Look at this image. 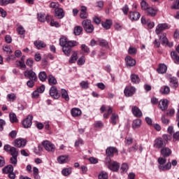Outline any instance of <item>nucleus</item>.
<instances>
[{"mask_svg": "<svg viewBox=\"0 0 179 179\" xmlns=\"http://www.w3.org/2000/svg\"><path fill=\"white\" fill-rule=\"evenodd\" d=\"M106 158L105 160L106 166H107L109 170L113 171V161L111 158L113 157V147H108L106 150Z\"/></svg>", "mask_w": 179, "mask_h": 179, "instance_id": "obj_1", "label": "nucleus"}, {"mask_svg": "<svg viewBox=\"0 0 179 179\" xmlns=\"http://www.w3.org/2000/svg\"><path fill=\"white\" fill-rule=\"evenodd\" d=\"M68 38L63 37L59 39V45L62 47V51L66 57H69L71 55V50L68 47H66L68 44Z\"/></svg>", "mask_w": 179, "mask_h": 179, "instance_id": "obj_2", "label": "nucleus"}, {"mask_svg": "<svg viewBox=\"0 0 179 179\" xmlns=\"http://www.w3.org/2000/svg\"><path fill=\"white\" fill-rule=\"evenodd\" d=\"M82 24L86 33H93L94 31V26L92 24L90 20H84L82 22Z\"/></svg>", "mask_w": 179, "mask_h": 179, "instance_id": "obj_3", "label": "nucleus"}, {"mask_svg": "<svg viewBox=\"0 0 179 179\" xmlns=\"http://www.w3.org/2000/svg\"><path fill=\"white\" fill-rule=\"evenodd\" d=\"M42 145L47 152H51L54 153L55 152V145L51 143L50 141H44L42 142Z\"/></svg>", "mask_w": 179, "mask_h": 179, "instance_id": "obj_4", "label": "nucleus"}, {"mask_svg": "<svg viewBox=\"0 0 179 179\" xmlns=\"http://www.w3.org/2000/svg\"><path fill=\"white\" fill-rule=\"evenodd\" d=\"M49 94L52 99H55V100H58L59 97H61V94L58 92V88L55 86H52L49 90Z\"/></svg>", "mask_w": 179, "mask_h": 179, "instance_id": "obj_5", "label": "nucleus"}, {"mask_svg": "<svg viewBox=\"0 0 179 179\" xmlns=\"http://www.w3.org/2000/svg\"><path fill=\"white\" fill-rule=\"evenodd\" d=\"M154 148L156 149H162L166 148V141H163L162 138H157L154 141Z\"/></svg>", "mask_w": 179, "mask_h": 179, "instance_id": "obj_6", "label": "nucleus"}, {"mask_svg": "<svg viewBox=\"0 0 179 179\" xmlns=\"http://www.w3.org/2000/svg\"><path fill=\"white\" fill-rule=\"evenodd\" d=\"M25 78L30 80H37V75L33 70H26L24 72Z\"/></svg>", "mask_w": 179, "mask_h": 179, "instance_id": "obj_7", "label": "nucleus"}, {"mask_svg": "<svg viewBox=\"0 0 179 179\" xmlns=\"http://www.w3.org/2000/svg\"><path fill=\"white\" fill-rule=\"evenodd\" d=\"M170 28V26L167 23H162L159 24L156 27L155 33L156 34L159 35L162 33V31H164V30H167Z\"/></svg>", "mask_w": 179, "mask_h": 179, "instance_id": "obj_8", "label": "nucleus"}, {"mask_svg": "<svg viewBox=\"0 0 179 179\" xmlns=\"http://www.w3.org/2000/svg\"><path fill=\"white\" fill-rule=\"evenodd\" d=\"M32 121H33V115H29L26 117V119H24L22 121V125L24 128H30V127H31Z\"/></svg>", "mask_w": 179, "mask_h": 179, "instance_id": "obj_9", "label": "nucleus"}, {"mask_svg": "<svg viewBox=\"0 0 179 179\" xmlns=\"http://www.w3.org/2000/svg\"><path fill=\"white\" fill-rule=\"evenodd\" d=\"M57 162L59 164H65L66 163H69V162L71 161V159H69V155H59L57 159Z\"/></svg>", "mask_w": 179, "mask_h": 179, "instance_id": "obj_10", "label": "nucleus"}, {"mask_svg": "<svg viewBox=\"0 0 179 179\" xmlns=\"http://www.w3.org/2000/svg\"><path fill=\"white\" fill-rule=\"evenodd\" d=\"M136 89L134 87H126L124 89V94L127 97H131V96L135 94Z\"/></svg>", "mask_w": 179, "mask_h": 179, "instance_id": "obj_11", "label": "nucleus"}, {"mask_svg": "<svg viewBox=\"0 0 179 179\" xmlns=\"http://www.w3.org/2000/svg\"><path fill=\"white\" fill-rule=\"evenodd\" d=\"M26 140L22 138H18L14 141V145L15 148H24L26 146Z\"/></svg>", "mask_w": 179, "mask_h": 179, "instance_id": "obj_12", "label": "nucleus"}, {"mask_svg": "<svg viewBox=\"0 0 179 179\" xmlns=\"http://www.w3.org/2000/svg\"><path fill=\"white\" fill-rule=\"evenodd\" d=\"M55 17L57 19H64L65 16V12H64V9L61 8H56L55 10Z\"/></svg>", "mask_w": 179, "mask_h": 179, "instance_id": "obj_13", "label": "nucleus"}, {"mask_svg": "<svg viewBox=\"0 0 179 179\" xmlns=\"http://www.w3.org/2000/svg\"><path fill=\"white\" fill-rule=\"evenodd\" d=\"M159 107L162 111H166L169 108V101L167 99H162L159 103Z\"/></svg>", "mask_w": 179, "mask_h": 179, "instance_id": "obj_14", "label": "nucleus"}, {"mask_svg": "<svg viewBox=\"0 0 179 179\" xmlns=\"http://www.w3.org/2000/svg\"><path fill=\"white\" fill-rule=\"evenodd\" d=\"M131 112L134 116L137 118H141V117H142V111L139 108H138V106H132Z\"/></svg>", "mask_w": 179, "mask_h": 179, "instance_id": "obj_15", "label": "nucleus"}, {"mask_svg": "<svg viewBox=\"0 0 179 179\" xmlns=\"http://www.w3.org/2000/svg\"><path fill=\"white\" fill-rule=\"evenodd\" d=\"M160 153H161L162 156H163V157H169L171 155L172 151L170 148H169L167 147H164L161 150Z\"/></svg>", "mask_w": 179, "mask_h": 179, "instance_id": "obj_16", "label": "nucleus"}, {"mask_svg": "<svg viewBox=\"0 0 179 179\" xmlns=\"http://www.w3.org/2000/svg\"><path fill=\"white\" fill-rule=\"evenodd\" d=\"M169 86L173 89L178 87V79H177L176 77L169 78Z\"/></svg>", "mask_w": 179, "mask_h": 179, "instance_id": "obj_17", "label": "nucleus"}, {"mask_svg": "<svg viewBox=\"0 0 179 179\" xmlns=\"http://www.w3.org/2000/svg\"><path fill=\"white\" fill-rule=\"evenodd\" d=\"M87 16H89V14L87 13V7L82 6L80 9V17L81 19H87Z\"/></svg>", "mask_w": 179, "mask_h": 179, "instance_id": "obj_18", "label": "nucleus"}, {"mask_svg": "<svg viewBox=\"0 0 179 179\" xmlns=\"http://www.w3.org/2000/svg\"><path fill=\"white\" fill-rule=\"evenodd\" d=\"M48 82L50 86H55V85L58 83V82L57 81V78H55V77L52 76V74H50L48 76Z\"/></svg>", "mask_w": 179, "mask_h": 179, "instance_id": "obj_19", "label": "nucleus"}, {"mask_svg": "<svg viewBox=\"0 0 179 179\" xmlns=\"http://www.w3.org/2000/svg\"><path fill=\"white\" fill-rule=\"evenodd\" d=\"M145 13L148 15V16L155 17V16L157 15V10L152 7H150L148 9L145 10Z\"/></svg>", "mask_w": 179, "mask_h": 179, "instance_id": "obj_20", "label": "nucleus"}, {"mask_svg": "<svg viewBox=\"0 0 179 179\" xmlns=\"http://www.w3.org/2000/svg\"><path fill=\"white\" fill-rule=\"evenodd\" d=\"M158 169L161 171H169V170H171V162H168L165 165H159Z\"/></svg>", "mask_w": 179, "mask_h": 179, "instance_id": "obj_21", "label": "nucleus"}, {"mask_svg": "<svg viewBox=\"0 0 179 179\" xmlns=\"http://www.w3.org/2000/svg\"><path fill=\"white\" fill-rule=\"evenodd\" d=\"M159 38L162 41V44H166V45H168L169 47H173V43H169V39L166 37V34H163Z\"/></svg>", "mask_w": 179, "mask_h": 179, "instance_id": "obj_22", "label": "nucleus"}, {"mask_svg": "<svg viewBox=\"0 0 179 179\" xmlns=\"http://www.w3.org/2000/svg\"><path fill=\"white\" fill-rule=\"evenodd\" d=\"M130 20H138L141 17V13L138 12H130L129 15Z\"/></svg>", "mask_w": 179, "mask_h": 179, "instance_id": "obj_23", "label": "nucleus"}, {"mask_svg": "<svg viewBox=\"0 0 179 179\" xmlns=\"http://www.w3.org/2000/svg\"><path fill=\"white\" fill-rule=\"evenodd\" d=\"M79 43L76 41H68L67 45L66 47L70 50V54L72 51V48L78 46Z\"/></svg>", "mask_w": 179, "mask_h": 179, "instance_id": "obj_24", "label": "nucleus"}, {"mask_svg": "<svg viewBox=\"0 0 179 179\" xmlns=\"http://www.w3.org/2000/svg\"><path fill=\"white\" fill-rule=\"evenodd\" d=\"M171 57L175 64L179 65V55L178 53L176 51H173L171 52Z\"/></svg>", "mask_w": 179, "mask_h": 179, "instance_id": "obj_25", "label": "nucleus"}, {"mask_svg": "<svg viewBox=\"0 0 179 179\" xmlns=\"http://www.w3.org/2000/svg\"><path fill=\"white\" fill-rule=\"evenodd\" d=\"M158 73H166L167 72V66L164 64H161L159 65L158 69H157Z\"/></svg>", "mask_w": 179, "mask_h": 179, "instance_id": "obj_26", "label": "nucleus"}, {"mask_svg": "<svg viewBox=\"0 0 179 179\" xmlns=\"http://www.w3.org/2000/svg\"><path fill=\"white\" fill-rule=\"evenodd\" d=\"M126 64L127 66H135V64H136V62L135 59H134L131 56H127L125 58Z\"/></svg>", "mask_w": 179, "mask_h": 179, "instance_id": "obj_27", "label": "nucleus"}, {"mask_svg": "<svg viewBox=\"0 0 179 179\" xmlns=\"http://www.w3.org/2000/svg\"><path fill=\"white\" fill-rule=\"evenodd\" d=\"M61 96L62 99L65 100V101H69V94H68V91L65 89H62L61 90Z\"/></svg>", "mask_w": 179, "mask_h": 179, "instance_id": "obj_28", "label": "nucleus"}, {"mask_svg": "<svg viewBox=\"0 0 179 179\" xmlns=\"http://www.w3.org/2000/svg\"><path fill=\"white\" fill-rule=\"evenodd\" d=\"M71 113L72 117H79V115H82V110L78 108H73L71 110Z\"/></svg>", "mask_w": 179, "mask_h": 179, "instance_id": "obj_29", "label": "nucleus"}, {"mask_svg": "<svg viewBox=\"0 0 179 179\" xmlns=\"http://www.w3.org/2000/svg\"><path fill=\"white\" fill-rule=\"evenodd\" d=\"M34 44L38 50H41V48H45L46 46L45 43L43 41H36Z\"/></svg>", "mask_w": 179, "mask_h": 179, "instance_id": "obj_30", "label": "nucleus"}, {"mask_svg": "<svg viewBox=\"0 0 179 179\" xmlns=\"http://www.w3.org/2000/svg\"><path fill=\"white\" fill-rule=\"evenodd\" d=\"M62 174L64 177H68L69 176H71L72 174V168L69 167V168H64L62 170Z\"/></svg>", "mask_w": 179, "mask_h": 179, "instance_id": "obj_31", "label": "nucleus"}, {"mask_svg": "<svg viewBox=\"0 0 179 179\" xmlns=\"http://www.w3.org/2000/svg\"><path fill=\"white\" fill-rule=\"evenodd\" d=\"M2 171L3 174H9L13 172V166L12 165L6 166L2 169Z\"/></svg>", "mask_w": 179, "mask_h": 179, "instance_id": "obj_32", "label": "nucleus"}, {"mask_svg": "<svg viewBox=\"0 0 179 179\" xmlns=\"http://www.w3.org/2000/svg\"><path fill=\"white\" fill-rule=\"evenodd\" d=\"M142 125V120L141 119H136L133 121L132 129H136V128H139Z\"/></svg>", "mask_w": 179, "mask_h": 179, "instance_id": "obj_33", "label": "nucleus"}, {"mask_svg": "<svg viewBox=\"0 0 179 179\" xmlns=\"http://www.w3.org/2000/svg\"><path fill=\"white\" fill-rule=\"evenodd\" d=\"M112 24L111 20H106L104 22H101V25L106 30H108V29H110Z\"/></svg>", "mask_w": 179, "mask_h": 179, "instance_id": "obj_34", "label": "nucleus"}, {"mask_svg": "<svg viewBox=\"0 0 179 179\" xmlns=\"http://www.w3.org/2000/svg\"><path fill=\"white\" fill-rule=\"evenodd\" d=\"M118 125V128H120V117L118 115L115 113H113V125Z\"/></svg>", "mask_w": 179, "mask_h": 179, "instance_id": "obj_35", "label": "nucleus"}, {"mask_svg": "<svg viewBox=\"0 0 179 179\" xmlns=\"http://www.w3.org/2000/svg\"><path fill=\"white\" fill-rule=\"evenodd\" d=\"M78 52H73L69 61V64H75L78 61Z\"/></svg>", "mask_w": 179, "mask_h": 179, "instance_id": "obj_36", "label": "nucleus"}, {"mask_svg": "<svg viewBox=\"0 0 179 179\" xmlns=\"http://www.w3.org/2000/svg\"><path fill=\"white\" fill-rule=\"evenodd\" d=\"M170 93V87L167 85H164L160 89L161 94H169Z\"/></svg>", "mask_w": 179, "mask_h": 179, "instance_id": "obj_37", "label": "nucleus"}, {"mask_svg": "<svg viewBox=\"0 0 179 179\" xmlns=\"http://www.w3.org/2000/svg\"><path fill=\"white\" fill-rule=\"evenodd\" d=\"M16 0H0L1 6H6L7 5L15 3Z\"/></svg>", "mask_w": 179, "mask_h": 179, "instance_id": "obj_38", "label": "nucleus"}, {"mask_svg": "<svg viewBox=\"0 0 179 179\" xmlns=\"http://www.w3.org/2000/svg\"><path fill=\"white\" fill-rule=\"evenodd\" d=\"M130 78L132 83L138 84L139 83V82H141L139 76H138V75L136 74H131Z\"/></svg>", "mask_w": 179, "mask_h": 179, "instance_id": "obj_39", "label": "nucleus"}, {"mask_svg": "<svg viewBox=\"0 0 179 179\" xmlns=\"http://www.w3.org/2000/svg\"><path fill=\"white\" fill-rule=\"evenodd\" d=\"M38 78L41 82H45L47 80V73L45 71H41L38 74Z\"/></svg>", "mask_w": 179, "mask_h": 179, "instance_id": "obj_40", "label": "nucleus"}, {"mask_svg": "<svg viewBox=\"0 0 179 179\" xmlns=\"http://www.w3.org/2000/svg\"><path fill=\"white\" fill-rule=\"evenodd\" d=\"M82 31H83V28H82V27L80 26H76L74 28V34L75 36H80V34H82Z\"/></svg>", "mask_w": 179, "mask_h": 179, "instance_id": "obj_41", "label": "nucleus"}, {"mask_svg": "<svg viewBox=\"0 0 179 179\" xmlns=\"http://www.w3.org/2000/svg\"><path fill=\"white\" fill-rule=\"evenodd\" d=\"M97 43L100 47H108V42L104 39L99 38Z\"/></svg>", "mask_w": 179, "mask_h": 179, "instance_id": "obj_42", "label": "nucleus"}, {"mask_svg": "<svg viewBox=\"0 0 179 179\" xmlns=\"http://www.w3.org/2000/svg\"><path fill=\"white\" fill-rule=\"evenodd\" d=\"M10 153L11 156L14 157H17V156L19 155V152L17 151V149H16V148H15V147L10 148Z\"/></svg>", "mask_w": 179, "mask_h": 179, "instance_id": "obj_43", "label": "nucleus"}, {"mask_svg": "<svg viewBox=\"0 0 179 179\" xmlns=\"http://www.w3.org/2000/svg\"><path fill=\"white\" fill-rule=\"evenodd\" d=\"M141 9L143 10H146L147 9H148L150 7L149 6V4L146 2V1H145V0L141 1Z\"/></svg>", "mask_w": 179, "mask_h": 179, "instance_id": "obj_44", "label": "nucleus"}, {"mask_svg": "<svg viewBox=\"0 0 179 179\" xmlns=\"http://www.w3.org/2000/svg\"><path fill=\"white\" fill-rule=\"evenodd\" d=\"M34 178L35 179H40V175H38V168L34 166L32 169Z\"/></svg>", "mask_w": 179, "mask_h": 179, "instance_id": "obj_45", "label": "nucleus"}, {"mask_svg": "<svg viewBox=\"0 0 179 179\" xmlns=\"http://www.w3.org/2000/svg\"><path fill=\"white\" fill-rule=\"evenodd\" d=\"M120 163L113 161V171L116 172L118 171V170H120Z\"/></svg>", "mask_w": 179, "mask_h": 179, "instance_id": "obj_46", "label": "nucleus"}, {"mask_svg": "<svg viewBox=\"0 0 179 179\" xmlns=\"http://www.w3.org/2000/svg\"><path fill=\"white\" fill-rule=\"evenodd\" d=\"M17 31L18 34L23 36V34H25L26 30H24V28L22 25H18L17 28Z\"/></svg>", "mask_w": 179, "mask_h": 179, "instance_id": "obj_47", "label": "nucleus"}, {"mask_svg": "<svg viewBox=\"0 0 179 179\" xmlns=\"http://www.w3.org/2000/svg\"><path fill=\"white\" fill-rule=\"evenodd\" d=\"M129 169V166H128V164L127 163H124L121 166V173L124 174V173H127L128 170Z\"/></svg>", "mask_w": 179, "mask_h": 179, "instance_id": "obj_48", "label": "nucleus"}, {"mask_svg": "<svg viewBox=\"0 0 179 179\" xmlns=\"http://www.w3.org/2000/svg\"><path fill=\"white\" fill-rule=\"evenodd\" d=\"M8 101H14L16 100V94L14 93L8 94L7 95Z\"/></svg>", "mask_w": 179, "mask_h": 179, "instance_id": "obj_49", "label": "nucleus"}, {"mask_svg": "<svg viewBox=\"0 0 179 179\" xmlns=\"http://www.w3.org/2000/svg\"><path fill=\"white\" fill-rule=\"evenodd\" d=\"M9 118L10 122H17V117H16V114L15 113H10L9 114Z\"/></svg>", "mask_w": 179, "mask_h": 179, "instance_id": "obj_50", "label": "nucleus"}, {"mask_svg": "<svg viewBox=\"0 0 179 179\" xmlns=\"http://www.w3.org/2000/svg\"><path fill=\"white\" fill-rule=\"evenodd\" d=\"M157 162H158L159 166H163V164H166V163L167 162V159H166L165 157H159L157 159Z\"/></svg>", "mask_w": 179, "mask_h": 179, "instance_id": "obj_51", "label": "nucleus"}, {"mask_svg": "<svg viewBox=\"0 0 179 179\" xmlns=\"http://www.w3.org/2000/svg\"><path fill=\"white\" fill-rule=\"evenodd\" d=\"M80 86L82 89H89V81H82Z\"/></svg>", "mask_w": 179, "mask_h": 179, "instance_id": "obj_52", "label": "nucleus"}, {"mask_svg": "<svg viewBox=\"0 0 179 179\" xmlns=\"http://www.w3.org/2000/svg\"><path fill=\"white\" fill-rule=\"evenodd\" d=\"M38 20L43 23V22H45V15L41 13H38Z\"/></svg>", "mask_w": 179, "mask_h": 179, "instance_id": "obj_53", "label": "nucleus"}, {"mask_svg": "<svg viewBox=\"0 0 179 179\" xmlns=\"http://www.w3.org/2000/svg\"><path fill=\"white\" fill-rule=\"evenodd\" d=\"M133 142H134V138H132L131 137L125 138L124 139V143L128 146H129V145H132Z\"/></svg>", "mask_w": 179, "mask_h": 179, "instance_id": "obj_54", "label": "nucleus"}, {"mask_svg": "<svg viewBox=\"0 0 179 179\" xmlns=\"http://www.w3.org/2000/svg\"><path fill=\"white\" fill-rule=\"evenodd\" d=\"M17 66H20V69H26V64L24 62L17 61Z\"/></svg>", "mask_w": 179, "mask_h": 179, "instance_id": "obj_55", "label": "nucleus"}, {"mask_svg": "<svg viewBox=\"0 0 179 179\" xmlns=\"http://www.w3.org/2000/svg\"><path fill=\"white\" fill-rule=\"evenodd\" d=\"M98 178L99 179H107V178H108V175L106 172L105 173L104 172H101L99 174Z\"/></svg>", "mask_w": 179, "mask_h": 179, "instance_id": "obj_56", "label": "nucleus"}, {"mask_svg": "<svg viewBox=\"0 0 179 179\" xmlns=\"http://www.w3.org/2000/svg\"><path fill=\"white\" fill-rule=\"evenodd\" d=\"M83 139L78 138L77 141H76L74 146L75 148H79V146H80V145H83Z\"/></svg>", "mask_w": 179, "mask_h": 179, "instance_id": "obj_57", "label": "nucleus"}, {"mask_svg": "<svg viewBox=\"0 0 179 179\" xmlns=\"http://www.w3.org/2000/svg\"><path fill=\"white\" fill-rule=\"evenodd\" d=\"M136 150H138V144L136 143L134 145L130 147L129 148V152H134L135 153L136 152Z\"/></svg>", "mask_w": 179, "mask_h": 179, "instance_id": "obj_58", "label": "nucleus"}, {"mask_svg": "<svg viewBox=\"0 0 179 179\" xmlns=\"http://www.w3.org/2000/svg\"><path fill=\"white\" fill-rule=\"evenodd\" d=\"M81 50L82 51H83L84 52H87V54L90 52V49L89 48V47H87V45L85 44L81 45Z\"/></svg>", "mask_w": 179, "mask_h": 179, "instance_id": "obj_59", "label": "nucleus"}, {"mask_svg": "<svg viewBox=\"0 0 179 179\" xmlns=\"http://www.w3.org/2000/svg\"><path fill=\"white\" fill-rule=\"evenodd\" d=\"M34 82H37V80H29L27 82V85L28 86V87H34Z\"/></svg>", "mask_w": 179, "mask_h": 179, "instance_id": "obj_60", "label": "nucleus"}, {"mask_svg": "<svg viewBox=\"0 0 179 179\" xmlns=\"http://www.w3.org/2000/svg\"><path fill=\"white\" fill-rule=\"evenodd\" d=\"M115 30H117V31H120L122 30V25L120 23L115 22L114 24Z\"/></svg>", "mask_w": 179, "mask_h": 179, "instance_id": "obj_61", "label": "nucleus"}, {"mask_svg": "<svg viewBox=\"0 0 179 179\" xmlns=\"http://www.w3.org/2000/svg\"><path fill=\"white\" fill-rule=\"evenodd\" d=\"M86 62V60L85 59V57L82 56L80 57L77 62L78 65L82 66Z\"/></svg>", "mask_w": 179, "mask_h": 179, "instance_id": "obj_62", "label": "nucleus"}, {"mask_svg": "<svg viewBox=\"0 0 179 179\" xmlns=\"http://www.w3.org/2000/svg\"><path fill=\"white\" fill-rule=\"evenodd\" d=\"M10 163H11V164H13V166H16L17 164V157H10Z\"/></svg>", "mask_w": 179, "mask_h": 179, "instance_id": "obj_63", "label": "nucleus"}, {"mask_svg": "<svg viewBox=\"0 0 179 179\" xmlns=\"http://www.w3.org/2000/svg\"><path fill=\"white\" fill-rule=\"evenodd\" d=\"M179 141V131L173 134V142H177Z\"/></svg>", "mask_w": 179, "mask_h": 179, "instance_id": "obj_64", "label": "nucleus"}]
</instances>
